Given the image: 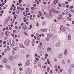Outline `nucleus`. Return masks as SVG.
I'll return each mask as SVG.
<instances>
[{
  "label": "nucleus",
  "instance_id": "nucleus-1",
  "mask_svg": "<svg viewBox=\"0 0 74 74\" xmlns=\"http://www.w3.org/2000/svg\"><path fill=\"white\" fill-rule=\"evenodd\" d=\"M24 44L26 47H28L29 46L30 44V41L29 39L26 40L24 42Z\"/></svg>",
  "mask_w": 74,
  "mask_h": 74
},
{
  "label": "nucleus",
  "instance_id": "nucleus-2",
  "mask_svg": "<svg viewBox=\"0 0 74 74\" xmlns=\"http://www.w3.org/2000/svg\"><path fill=\"white\" fill-rule=\"evenodd\" d=\"M30 63V60H27L25 63V66H28Z\"/></svg>",
  "mask_w": 74,
  "mask_h": 74
},
{
  "label": "nucleus",
  "instance_id": "nucleus-3",
  "mask_svg": "<svg viewBox=\"0 0 74 74\" xmlns=\"http://www.w3.org/2000/svg\"><path fill=\"white\" fill-rule=\"evenodd\" d=\"M31 73H32V71H30V70L27 69L25 71L26 74H31Z\"/></svg>",
  "mask_w": 74,
  "mask_h": 74
},
{
  "label": "nucleus",
  "instance_id": "nucleus-4",
  "mask_svg": "<svg viewBox=\"0 0 74 74\" xmlns=\"http://www.w3.org/2000/svg\"><path fill=\"white\" fill-rule=\"evenodd\" d=\"M7 62H8V61L6 59L3 58L2 59V62H3V63H7Z\"/></svg>",
  "mask_w": 74,
  "mask_h": 74
},
{
  "label": "nucleus",
  "instance_id": "nucleus-5",
  "mask_svg": "<svg viewBox=\"0 0 74 74\" xmlns=\"http://www.w3.org/2000/svg\"><path fill=\"white\" fill-rule=\"evenodd\" d=\"M59 58H62L63 57V54L62 53H60L58 55Z\"/></svg>",
  "mask_w": 74,
  "mask_h": 74
},
{
  "label": "nucleus",
  "instance_id": "nucleus-6",
  "mask_svg": "<svg viewBox=\"0 0 74 74\" xmlns=\"http://www.w3.org/2000/svg\"><path fill=\"white\" fill-rule=\"evenodd\" d=\"M55 46L56 47H59V46H60V42L57 43L56 44Z\"/></svg>",
  "mask_w": 74,
  "mask_h": 74
},
{
  "label": "nucleus",
  "instance_id": "nucleus-7",
  "mask_svg": "<svg viewBox=\"0 0 74 74\" xmlns=\"http://www.w3.org/2000/svg\"><path fill=\"white\" fill-rule=\"evenodd\" d=\"M12 43L11 45V46H12V47H13V46H14L15 44V41L14 40H12Z\"/></svg>",
  "mask_w": 74,
  "mask_h": 74
},
{
  "label": "nucleus",
  "instance_id": "nucleus-8",
  "mask_svg": "<svg viewBox=\"0 0 74 74\" xmlns=\"http://www.w3.org/2000/svg\"><path fill=\"white\" fill-rule=\"evenodd\" d=\"M9 60H14V58L12 56H10L9 57Z\"/></svg>",
  "mask_w": 74,
  "mask_h": 74
},
{
  "label": "nucleus",
  "instance_id": "nucleus-9",
  "mask_svg": "<svg viewBox=\"0 0 74 74\" xmlns=\"http://www.w3.org/2000/svg\"><path fill=\"white\" fill-rule=\"evenodd\" d=\"M66 30V27H63L61 29L62 32H64Z\"/></svg>",
  "mask_w": 74,
  "mask_h": 74
},
{
  "label": "nucleus",
  "instance_id": "nucleus-10",
  "mask_svg": "<svg viewBox=\"0 0 74 74\" xmlns=\"http://www.w3.org/2000/svg\"><path fill=\"white\" fill-rule=\"evenodd\" d=\"M64 54V55L65 56L67 55V49H65V50Z\"/></svg>",
  "mask_w": 74,
  "mask_h": 74
},
{
  "label": "nucleus",
  "instance_id": "nucleus-11",
  "mask_svg": "<svg viewBox=\"0 0 74 74\" xmlns=\"http://www.w3.org/2000/svg\"><path fill=\"white\" fill-rule=\"evenodd\" d=\"M68 40L69 41L71 40V35L70 34L68 35Z\"/></svg>",
  "mask_w": 74,
  "mask_h": 74
},
{
  "label": "nucleus",
  "instance_id": "nucleus-12",
  "mask_svg": "<svg viewBox=\"0 0 74 74\" xmlns=\"http://www.w3.org/2000/svg\"><path fill=\"white\" fill-rule=\"evenodd\" d=\"M47 51H48V52H51V51H52V50H51V49L49 47H48L47 48Z\"/></svg>",
  "mask_w": 74,
  "mask_h": 74
},
{
  "label": "nucleus",
  "instance_id": "nucleus-13",
  "mask_svg": "<svg viewBox=\"0 0 74 74\" xmlns=\"http://www.w3.org/2000/svg\"><path fill=\"white\" fill-rule=\"evenodd\" d=\"M68 71L69 72V74H71V70L69 69L68 70Z\"/></svg>",
  "mask_w": 74,
  "mask_h": 74
},
{
  "label": "nucleus",
  "instance_id": "nucleus-14",
  "mask_svg": "<svg viewBox=\"0 0 74 74\" xmlns=\"http://www.w3.org/2000/svg\"><path fill=\"white\" fill-rule=\"evenodd\" d=\"M47 29H45L44 30H42V32H47Z\"/></svg>",
  "mask_w": 74,
  "mask_h": 74
},
{
  "label": "nucleus",
  "instance_id": "nucleus-15",
  "mask_svg": "<svg viewBox=\"0 0 74 74\" xmlns=\"http://www.w3.org/2000/svg\"><path fill=\"white\" fill-rule=\"evenodd\" d=\"M36 41V40L35 39H34L32 40V43L33 44H34V42H35V41Z\"/></svg>",
  "mask_w": 74,
  "mask_h": 74
},
{
  "label": "nucleus",
  "instance_id": "nucleus-16",
  "mask_svg": "<svg viewBox=\"0 0 74 74\" xmlns=\"http://www.w3.org/2000/svg\"><path fill=\"white\" fill-rule=\"evenodd\" d=\"M67 19L68 21H71V18L70 17H67Z\"/></svg>",
  "mask_w": 74,
  "mask_h": 74
},
{
  "label": "nucleus",
  "instance_id": "nucleus-17",
  "mask_svg": "<svg viewBox=\"0 0 74 74\" xmlns=\"http://www.w3.org/2000/svg\"><path fill=\"white\" fill-rule=\"evenodd\" d=\"M62 6L63 7H66V4H65V3H62Z\"/></svg>",
  "mask_w": 74,
  "mask_h": 74
},
{
  "label": "nucleus",
  "instance_id": "nucleus-18",
  "mask_svg": "<svg viewBox=\"0 0 74 74\" xmlns=\"http://www.w3.org/2000/svg\"><path fill=\"white\" fill-rule=\"evenodd\" d=\"M24 30H27V27L26 26H25V27H24Z\"/></svg>",
  "mask_w": 74,
  "mask_h": 74
},
{
  "label": "nucleus",
  "instance_id": "nucleus-19",
  "mask_svg": "<svg viewBox=\"0 0 74 74\" xmlns=\"http://www.w3.org/2000/svg\"><path fill=\"white\" fill-rule=\"evenodd\" d=\"M15 54V51L14 50L12 51V55H14Z\"/></svg>",
  "mask_w": 74,
  "mask_h": 74
},
{
  "label": "nucleus",
  "instance_id": "nucleus-20",
  "mask_svg": "<svg viewBox=\"0 0 74 74\" xmlns=\"http://www.w3.org/2000/svg\"><path fill=\"white\" fill-rule=\"evenodd\" d=\"M73 67H74V64H72L71 65L70 67L71 68H73Z\"/></svg>",
  "mask_w": 74,
  "mask_h": 74
},
{
  "label": "nucleus",
  "instance_id": "nucleus-21",
  "mask_svg": "<svg viewBox=\"0 0 74 74\" xmlns=\"http://www.w3.org/2000/svg\"><path fill=\"white\" fill-rule=\"evenodd\" d=\"M62 19V17H58V20H60V19Z\"/></svg>",
  "mask_w": 74,
  "mask_h": 74
},
{
  "label": "nucleus",
  "instance_id": "nucleus-22",
  "mask_svg": "<svg viewBox=\"0 0 74 74\" xmlns=\"http://www.w3.org/2000/svg\"><path fill=\"white\" fill-rule=\"evenodd\" d=\"M49 70H50V68L49 67H48L47 69V71L48 72H49Z\"/></svg>",
  "mask_w": 74,
  "mask_h": 74
},
{
  "label": "nucleus",
  "instance_id": "nucleus-23",
  "mask_svg": "<svg viewBox=\"0 0 74 74\" xmlns=\"http://www.w3.org/2000/svg\"><path fill=\"white\" fill-rule=\"evenodd\" d=\"M19 9L21 11H23V10H24V8H20Z\"/></svg>",
  "mask_w": 74,
  "mask_h": 74
},
{
  "label": "nucleus",
  "instance_id": "nucleus-24",
  "mask_svg": "<svg viewBox=\"0 0 74 74\" xmlns=\"http://www.w3.org/2000/svg\"><path fill=\"white\" fill-rule=\"evenodd\" d=\"M6 67L8 68V69H10V66L9 65H7L6 66Z\"/></svg>",
  "mask_w": 74,
  "mask_h": 74
},
{
  "label": "nucleus",
  "instance_id": "nucleus-25",
  "mask_svg": "<svg viewBox=\"0 0 74 74\" xmlns=\"http://www.w3.org/2000/svg\"><path fill=\"white\" fill-rule=\"evenodd\" d=\"M7 49H5V50L4 51V52H5V53H6V52H7Z\"/></svg>",
  "mask_w": 74,
  "mask_h": 74
},
{
  "label": "nucleus",
  "instance_id": "nucleus-26",
  "mask_svg": "<svg viewBox=\"0 0 74 74\" xmlns=\"http://www.w3.org/2000/svg\"><path fill=\"white\" fill-rule=\"evenodd\" d=\"M58 5H59V7H62L61 6V4H60V3H58Z\"/></svg>",
  "mask_w": 74,
  "mask_h": 74
},
{
  "label": "nucleus",
  "instance_id": "nucleus-27",
  "mask_svg": "<svg viewBox=\"0 0 74 74\" xmlns=\"http://www.w3.org/2000/svg\"><path fill=\"white\" fill-rule=\"evenodd\" d=\"M49 37H52V36H53V34H52L49 35Z\"/></svg>",
  "mask_w": 74,
  "mask_h": 74
},
{
  "label": "nucleus",
  "instance_id": "nucleus-28",
  "mask_svg": "<svg viewBox=\"0 0 74 74\" xmlns=\"http://www.w3.org/2000/svg\"><path fill=\"white\" fill-rule=\"evenodd\" d=\"M22 0H19L18 1V2L20 3H22Z\"/></svg>",
  "mask_w": 74,
  "mask_h": 74
},
{
  "label": "nucleus",
  "instance_id": "nucleus-29",
  "mask_svg": "<svg viewBox=\"0 0 74 74\" xmlns=\"http://www.w3.org/2000/svg\"><path fill=\"white\" fill-rule=\"evenodd\" d=\"M16 8V6H14V8L13 9V11H15V9Z\"/></svg>",
  "mask_w": 74,
  "mask_h": 74
},
{
  "label": "nucleus",
  "instance_id": "nucleus-30",
  "mask_svg": "<svg viewBox=\"0 0 74 74\" xmlns=\"http://www.w3.org/2000/svg\"><path fill=\"white\" fill-rule=\"evenodd\" d=\"M1 14H3L4 12L3 10H2L1 11Z\"/></svg>",
  "mask_w": 74,
  "mask_h": 74
},
{
  "label": "nucleus",
  "instance_id": "nucleus-31",
  "mask_svg": "<svg viewBox=\"0 0 74 74\" xmlns=\"http://www.w3.org/2000/svg\"><path fill=\"white\" fill-rule=\"evenodd\" d=\"M62 63L63 64H65V62H64V61H62Z\"/></svg>",
  "mask_w": 74,
  "mask_h": 74
},
{
  "label": "nucleus",
  "instance_id": "nucleus-32",
  "mask_svg": "<svg viewBox=\"0 0 74 74\" xmlns=\"http://www.w3.org/2000/svg\"><path fill=\"white\" fill-rule=\"evenodd\" d=\"M5 34H6V36L7 37H8V34H7V32H5Z\"/></svg>",
  "mask_w": 74,
  "mask_h": 74
},
{
  "label": "nucleus",
  "instance_id": "nucleus-33",
  "mask_svg": "<svg viewBox=\"0 0 74 74\" xmlns=\"http://www.w3.org/2000/svg\"><path fill=\"white\" fill-rule=\"evenodd\" d=\"M6 44V41H4L3 42V44Z\"/></svg>",
  "mask_w": 74,
  "mask_h": 74
},
{
  "label": "nucleus",
  "instance_id": "nucleus-34",
  "mask_svg": "<svg viewBox=\"0 0 74 74\" xmlns=\"http://www.w3.org/2000/svg\"><path fill=\"white\" fill-rule=\"evenodd\" d=\"M16 13L18 15V14H19V11L18 10L16 12Z\"/></svg>",
  "mask_w": 74,
  "mask_h": 74
},
{
  "label": "nucleus",
  "instance_id": "nucleus-35",
  "mask_svg": "<svg viewBox=\"0 0 74 74\" xmlns=\"http://www.w3.org/2000/svg\"><path fill=\"white\" fill-rule=\"evenodd\" d=\"M69 5H66V7H67V8H69Z\"/></svg>",
  "mask_w": 74,
  "mask_h": 74
},
{
  "label": "nucleus",
  "instance_id": "nucleus-36",
  "mask_svg": "<svg viewBox=\"0 0 74 74\" xmlns=\"http://www.w3.org/2000/svg\"><path fill=\"white\" fill-rule=\"evenodd\" d=\"M24 16H27V14L26 13L25 14Z\"/></svg>",
  "mask_w": 74,
  "mask_h": 74
},
{
  "label": "nucleus",
  "instance_id": "nucleus-37",
  "mask_svg": "<svg viewBox=\"0 0 74 74\" xmlns=\"http://www.w3.org/2000/svg\"><path fill=\"white\" fill-rule=\"evenodd\" d=\"M24 25V23H22L21 24V26H23Z\"/></svg>",
  "mask_w": 74,
  "mask_h": 74
},
{
  "label": "nucleus",
  "instance_id": "nucleus-38",
  "mask_svg": "<svg viewBox=\"0 0 74 74\" xmlns=\"http://www.w3.org/2000/svg\"><path fill=\"white\" fill-rule=\"evenodd\" d=\"M12 36V37H13V36L15 35L14 34H13L12 33L11 34Z\"/></svg>",
  "mask_w": 74,
  "mask_h": 74
},
{
  "label": "nucleus",
  "instance_id": "nucleus-39",
  "mask_svg": "<svg viewBox=\"0 0 74 74\" xmlns=\"http://www.w3.org/2000/svg\"><path fill=\"white\" fill-rule=\"evenodd\" d=\"M4 34V33L3 32H2L1 33V36H3Z\"/></svg>",
  "mask_w": 74,
  "mask_h": 74
},
{
  "label": "nucleus",
  "instance_id": "nucleus-40",
  "mask_svg": "<svg viewBox=\"0 0 74 74\" xmlns=\"http://www.w3.org/2000/svg\"><path fill=\"white\" fill-rule=\"evenodd\" d=\"M15 29H18V27L17 26H15Z\"/></svg>",
  "mask_w": 74,
  "mask_h": 74
},
{
  "label": "nucleus",
  "instance_id": "nucleus-41",
  "mask_svg": "<svg viewBox=\"0 0 74 74\" xmlns=\"http://www.w3.org/2000/svg\"><path fill=\"white\" fill-rule=\"evenodd\" d=\"M49 16H50L49 14H47V17H49Z\"/></svg>",
  "mask_w": 74,
  "mask_h": 74
},
{
  "label": "nucleus",
  "instance_id": "nucleus-42",
  "mask_svg": "<svg viewBox=\"0 0 74 74\" xmlns=\"http://www.w3.org/2000/svg\"><path fill=\"white\" fill-rule=\"evenodd\" d=\"M59 13V11H56V13Z\"/></svg>",
  "mask_w": 74,
  "mask_h": 74
},
{
  "label": "nucleus",
  "instance_id": "nucleus-43",
  "mask_svg": "<svg viewBox=\"0 0 74 74\" xmlns=\"http://www.w3.org/2000/svg\"><path fill=\"white\" fill-rule=\"evenodd\" d=\"M8 19L9 20H10V16H8Z\"/></svg>",
  "mask_w": 74,
  "mask_h": 74
},
{
  "label": "nucleus",
  "instance_id": "nucleus-44",
  "mask_svg": "<svg viewBox=\"0 0 74 74\" xmlns=\"http://www.w3.org/2000/svg\"><path fill=\"white\" fill-rule=\"evenodd\" d=\"M43 3L44 4H47V2H43Z\"/></svg>",
  "mask_w": 74,
  "mask_h": 74
},
{
  "label": "nucleus",
  "instance_id": "nucleus-45",
  "mask_svg": "<svg viewBox=\"0 0 74 74\" xmlns=\"http://www.w3.org/2000/svg\"><path fill=\"white\" fill-rule=\"evenodd\" d=\"M33 6H34V7H36V4H34L33 5Z\"/></svg>",
  "mask_w": 74,
  "mask_h": 74
},
{
  "label": "nucleus",
  "instance_id": "nucleus-46",
  "mask_svg": "<svg viewBox=\"0 0 74 74\" xmlns=\"http://www.w3.org/2000/svg\"><path fill=\"white\" fill-rule=\"evenodd\" d=\"M65 4H69V2L67 1H66L65 2Z\"/></svg>",
  "mask_w": 74,
  "mask_h": 74
},
{
  "label": "nucleus",
  "instance_id": "nucleus-47",
  "mask_svg": "<svg viewBox=\"0 0 74 74\" xmlns=\"http://www.w3.org/2000/svg\"><path fill=\"white\" fill-rule=\"evenodd\" d=\"M42 25H45V22H43L42 23Z\"/></svg>",
  "mask_w": 74,
  "mask_h": 74
},
{
  "label": "nucleus",
  "instance_id": "nucleus-48",
  "mask_svg": "<svg viewBox=\"0 0 74 74\" xmlns=\"http://www.w3.org/2000/svg\"><path fill=\"white\" fill-rule=\"evenodd\" d=\"M29 27H30L31 28L33 27V26L32 25H29Z\"/></svg>",
  "mask_w": 74,
  "mask_h": 74
},
{
  "label": "nucleus",
  "instance_id": "nucleus-49",
  "mask_svg": "<svg viewBox=\"0 0 74 74\" xmlns=\"http://www.w3.org/2000/svg\"><path fill=\"white\" fill-rule=\"evenodd\" d=\"M24 34H25V35H27V33H26V32H24Z\"/></svg>",
  "mask_w": 74,
  "mask_h": 74
},
{
  "label": "nucleus",
  "instance_id": "nucleus-50",
  "mask_svg": "<svg viewBox=\"0 0 74 74\" xmlns=\"http://www.w3.org/2000/svg\"><path fill=\"white\" fill-rule=\"evenodd\" d=\"M47 63L48 64H50V63H51V62H50V61H47Z\"/></svg>",
  "mask_w": 74,
  "mask_h": 74
},
{
  "label": "nucleus",
  "instance_id": "nucleus-51",
  "mask_svg": "<svg viewBox=\"0 0 74 74\" xmlns=\"http://www.w3.org/2000/svg\"><path fill=\"white\" fill-rule=\"evenodd\" d=\"M36 60L37 61H38V60H39V59H38V58H36Z\"/></svg>",
  "mask_w": 74,
  "mask_h": 74
},
{
  "label": "nucleus",
  "instance_id": "nucleus-52",
  "mask_svg": "<svg viewBox=\"0 0 74 74\" xmlns=\"http://www.w3.org/2000/svg\"><path fill=\"white\" fill-rule=\"evenodd\" d=\"M31 9L32 10H33V9H34V7H32L31 8Z\"/></svg>",
  "mask_w": 74,
  "mask_h": 74
},
{
  "label": "nucleus",
  "instance_id": "nucleus-53",
  "mask_svg": "<svg viewBox=\"0 0 74 74\" xmlns=\"http://www.w3.org/2000/svg\"><path fill=\"white\" fill-rule=\"evenodd\" d=\"M63 69H61L60 70V72H62V71H63Z\"/></svg>",
  "mask_w": 74,
  "mask_h": 74
},
{
  "label": "nucleus",
  "instance_id": "nucleus-54",
  "mask_svg": "<svg viewBox=\"0 0 74 74\" xmlns=\"http://www.w3.org/2000/svg\"><path fill=\"white\" fill-rule=\"evenodd\" d=\"M40 46H41V45H42V42H40Z\"/></svg>",
  "mask_w": 74,
  "mask_h": 74
},
{
  "label": "nucleus",
  "instance_id": "nucleus-55",
  "mask_svg": "<svg viewBox=\"0 0 74 74\" xmlns=\"http://www.w3.org/2000/svg\"><path fill=\"white\" fill-rule=\"evenodd\" d=\"M19 4H20V3H19V2L17 3V5H19Z\"/></svg>",
  "mask_w": 74,
  "mask_h": 74
},
{
  "label": "nucleus",
  "instance_id": "nucleus-56",
  "mask_svg": "<svg viewBox=\"0 0 74 74\" xmlns=\"http://www.w3.org/2000/svg\"><path fill=\"white\" fill-rule=\"evenodd\" d=\"M15 14V12H12V15H14V14Z\"/></svg>",
  "mask_w": 74,
  "mask_h": 74
},
{
  "label": "nucleus",
  "instance_id": "nucleus-57",
  "mask_svg": "<svg viewBox=\"0 0 74 74\" xmlns=\"http://www.w3.org/2000/svg\"><path fill=\"white\" fill-rule=\"evenodd\" d=\"M70 8H71V9H72V8H73V6H71L70 7Z\"/></svg>",
  "mask_w": 74,
  "mask_h": 74
},
{
  "label": "nucleus",
  "instance_id": "nucleus-58",
  "mask_svg": "<svg viewBox=\"0 0 74 74\" xmlns=\"http://www.w3.org/2000/svg\"><path fill=\"white\" fill-rule=\"evenodd\" d=\"M18 66H22V64H18Z\"/></svg>",
  "mask_w": 74,
  "mask_h": 74
},
{
  "label": "nucleus",
  "instance_id": "nucleus-59",
  "mask_svg": "<svg viewBox=\"0 0 74 74\" xmlns=\"http://www.w3.org/2000/svg\"><path fill=\"white\" fill-rule=\"evenodd\" d=\"M45 56H48V54H46L45 55Z\"/></svg>",
  "mask_w": 74,
  "mask_h": 74
},
{
  "label": "nucleus",
  "instance_id": "nucleus-60",
  "mask_svg": "<svg viewBox=\"0 0 74 74\" xmlns=\"http://www.w3.org/2000/svg\"><path fill=\"white\" fill-rule=\"evenodd\" d=\"M4 55V52H3V53H2V55L3 56Z\"/></svg>",
  "mask_w": 74,
  "mask_h": 74
},
{
  "label": "nucleus",
  "instance_id": "nucleus-61",
  "mask_svg": "<svg viewBox=\"0 0 74 74\" xmlns=\"http://www.w3.org/2000/svg\"><path fill=\"white\" fill-rule=\"evenodd\" d=\"M15 32H16V30H14L13 31V33H15Z\"/></svg>",
  "mask_w": 74,
  "mask_h": 74
},
{
  "label": "nucleus",
  "instance_id": "nucleus-62",
  "mask_svg": "<svg viewBox=\"0 0 74 74\" xmlns=\"http://www.w3.org/2000/svg\"><path fill=\"white\" fill-rule=\"evenodd\" d=\"M5 28L6 30H8V27H6Z\"/></svg>",
  "mask_w": 74,
  "mask_h": 74
},
{
  "label": "nucleus",
  "instance_id": "nucleus-63",
  "mask_svg": "<svg viewBox=\"0 0 74 74\" xmlns=\"http://www.w3.org/2000/svg\"><path fill=\"white\" fill-rule=\"evenodd\" d=\"M12 7H14L15 6H14V4H12Z\"/></svg>",
  "mask_w": 74,
  "mask_h": 74
},
{
  "label": "nucleus",
  "instance_id": "nucleus-64",
  "mask_svg": "<svg viewBox=\"0 0 74 74\" xmlns=\"http://www.w3.org/2000/svg\"><path fill=\"white\" fill-rule=\"evenodd\" d=\"M19 69L20 71H22V68H20Z\"/></svg>",
  "mask_w": 74,
  "mask_h": 74
}]
</instances>
